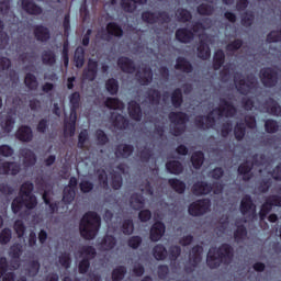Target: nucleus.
Returning a JSON list of instances; mask_svg holds the SVG:
<instances>
[{
  "label": "nucleus",
  "instance_id": "obj_1",
  "mask_svg": "<svg viewBox=\"0 0 281 281\" xmlns=\"http://www.w3.org/2000/svg\"><path fill=\"white\" fill-rule=\"evenodd\" d=\"M214 113H217L218 117H234L238 110L232 101L225 98L220 99V106L213 109L207 115H198L194 119V125L200 131H209V128H214L216 126V117Z\"/></svg>",
  "mask_w": 281,
  "mask_h": 281
},
{
  "label": "nucleus",
  "instance_id": "obj_2",
  "mask_svg": "<svg viewBox=\"0 0 281 281\" xmlns=\"http://www.w3.org/2000/svg\"><path fill=\"white\" fill-rule=\"evenodd\" d=\"M101 226L102 217L94 211H88L82 215L79 223L80 236L85 240H93L98 236Z\"/></svg>",
  "mask_w": 281,
  "mask_h": 281
},
{
  "label": "nucleus",
  "instance_id": "obj_3",
  "mask_svg": "<svg viewBox=\"0 0 281 281\" xmlns=\"http://www.w3.org/2000/svg\"><path fill=\"white\" fill-rule=\"evenodd\" d=\"M234 260V247L222 244L217 249H210L206 256V265L210 269H218L221 265H231Z\"/></svg>",
  "mask_w": 281,
  "mask_h": 281
},
{
  "label": "nucleus",
  "instance_id": "obj_4",
  "mask_svg": "<svg viewBox=\"0 0 281 281\" xmlns=\"http://www.w3.org/2000/svg\"><path fill=\"white\" fill-rule=\"evenodd\" d=\"M169 121L171 122L172 126L170 128L172 135L175 137H179L186 133L187 124L190 122V116L186 112H170Z\"/></svg>",
  "mask_w": 281,
  "mask_h": 281
},
{
  "label": "nucleus",
  "instance_id": "obj_5",
  "mask_svg": "<svg viewBox=\"0 0 281 281\" xmlns=\"http://www.w3.org/2000/svg\"><path fill=\"white\" fill-rule=\"evenodd\" d=\"M234 82L236 90L240 95H249L252 89H258V80L252 75L248 76L245 80V78H243V74L235 72Z\"/></svg>",
  "mask_w": 281,
  "mask_h": 281
},
{
  "label": "nucleus",
  "instance_id": "obj_6",
  "mask_svg": "<svg viewBox=\"0 0 281 281\" xmlns=\"http://www.w3.org/2000/svg\"><path fill=\"white\" fill-rule=\"evenodd\" d=\"M259 77L266 89H273V87H278V82L280 81V74L278 72V68L273 67L261 68L259 71Z\"/></svg>",
  "mask_w": 281,
  "mask_h": 281
},
{
  "label": "nucleus",
  "instance_id": "obj_7",
  "mask_svg": "<svg viewBox=\"0 0 281 281\" xmlns=\"http://www.w3.org/2000/svg\"><path fill=\"white\" fill-rule=\"evenodd\" d=\"M140 19L143 23H147L148 25H155L156 23L164 25V23H170V14L166 11H143Z\"/></svg>",
  "mask_w": 281,
  "mask_h": 281
},
{
  "label": "nucleus",
  "instance_id": "obj_8",
  "mask_svg": "<svg viewBox=\"0 0 281 281\" xmlns=\"http://www.w3.org/2000/svg\"><path fill=\"white\" fill-rule=\"evenodd\" d=\"M38 205L36 196L23 198V195L16 196L11 203V210L13 214H19L23 207L26 210H34Z\"/></svg>",
  "mask_w": 281,
  "mask_h": 281
},
{
  "label": "nucleus",
  "instance_id": "obj_9",
  "mask_svg": "<svg viewBox=\"0 0 281 281\" xmlns=\"http://www.w3.org/2000/svg\"><path fill=\"white\" fill-rule=\"evenodd\" d=\"M81 256H85L78 265L79 273L85 274L91 267V260L98 256L93 246H83L81 248Z\"/></svg>",
  "mask_w": 281,
  "mask_h": 281
},
{
  "label": "nucleus",
  "instance_id": "obj_10",
  "mask_svg": "<svg viewBox=\"0 0 281 281\" xmlns=\"http://www.w3.org/2000/svg\"><path fill=\"white\" fill-rule=\"evenodd\" d=\"M211 206L212 202L210 199L196 200L189 205L188 213L190 216H203L207 214Z\"/></svg>",
  "mask_w": 281,
  "mask_h": 281
},
{
  "label": "nucleus",
  "instance_id": "obj_11",
  "mask_svg": "<svg viewBox=\"0 0 281 281\" xmlns=\"http://www.w3.org/2000/svg\"><path fill=\"white\" fill-rule=\"evenodd\" d=\"M202 255H203V246L195 245L191 248V252L189 256V262L191 267L184 268L188 273H192V271H194V269H196V267L201 265V260H203Z\"/></svg>",
  "mask_w": 281,
  "mask_h": 281
},
{
  "label": "nucleus",
  "instance_id": "obj_12",
  "mask_svg": "<svg viewBox=\"0 0 281 281\" xmlns=\"http://www.w3.org/2000/svg\"><path fill=\"white\" fill-rule=\"evenodd\" d=\"M166 234V224L161 221L155 222L149 231V238L151 243H159L161 238H164V235Z\"/></svg>",
  "mask_w": 281,
  "mask_h": 281
},
{
  "label": "nucleus",
  "instance_id": "obj_13",
  "mask_svg": "<svg viewBox=\"0 0 281 281\" xmlns=\"http://www.w3.org/2000/svg\"><path fill=\"white\" fill-rule=\"evenodd\" d=\"M33 36L38 43H47L52 38V32L43 24L33 26Z\"/></svg>",
  "mask_w": 281,
  "mask_h": 281
},
{
  "label": "nucleus",
  "instance_id": "obj_14",
  "mask_svg": "<svg viewBox=\"0 0 281 281\" xmlns=\"http://www.w3.org/2000/svg\"><path fill=\"white\" fill-rule=\"evenodd\" d=\"M117 67L123 74H135L137 71V66L135 61L127 56H121L116 60Z\"/></svg>",
  "mask_w": 281,
  "mask_h": 281
},
{
  "label": "nucleus",
  "instance_id": "obj_15",
  "mask_svg": "<svg viewBox=\"0 0 281 281\" xmlns=\"http://www.w3.org/2000/svg\"><path fill=\"white\" fill-rule=\"evenodd\" d=\"M239 212L243 214V216H247V214H252V216H256V204L254 203L251 195L246 194L243 196L239 205Z\"/></svg>",
  "mask_w": 281,
  "mask_h": 281
},
{
  "label": "nucleus",
  "instance_id": "obj_16",
  "mask_svg": "<svg viewBox=\"0 0 281 281\" xmlns=\"http://www.w3.org/2000/svg\"><path fill=\"white\" fill-rule=\"evenodd\" d=\"M254 162L246 160L241 162L237 168V175L241 177L243 181H251L254 179Z\"/></svg>",
  "mask_w": 281,
  "mask_h": 281
},
{
  "label": "nucleus",
  "instance_id": "obj_17",
  "mask_svg": "<svg viewBox=\"0 0 281 281\" xmlns=\"http://www.w3.org/2000/svg\"><path fill=\"white\" fill-rule=\"evenodd\" d=\"M176 41L188 45V43H192V41H194V32L188 27H180L176 30Z\"/></svg>",
  "mask_w": 281,
  "mask_h": 281
},
{
  "label": "nucleus",
  "instance_id": "obj_18",
  "mask_svg": "<svg viewBox=\"0 0 281 281\" xmlns=\"http://www.w3.org/2000/svg\"><path fill=\"white\" fill-rule=\"evenodd\" d=\"M21 172V165L14 161H4L0 164V175H11L16 177Z\"/></svg>",
  "mask_w": 281,
  "mask_h": 281
},
{
  "label": "nucleus",
  "instance_id": "obj_19",
  "mask_svg": "<svg viewBox=\"0 0 281 281\" xmlns=\"http://www.w3.org/2000/svg\"><path fill=\"white\" fill-rule=\"evenodd\" d=\"M108 32L106 37H103L104 41H111V37L122 38L124 36V30L116 22H109L105 26Z\"/></svg>",
  "mask_w": 281,
  "mask_h": 281
},
{
  "label": "nucleus",
  "instance_id": "obj_20",
  "mask_svg": "<svg viewBox=\"0 0 281 281\" xmlns=\"http://www.w3.org/2000/svg\"><path fill=\"white\" fill-rule=\"evenodd\" d=\"M143 71V74H142ZM142 71H136L135 77L137 82L143 87H148L153 82V69L150 67H144Z\"/></svg>",
  "mask_w": 281,
  "mask_h": 281
},
{
  "label": "nucleus",
  "instance_id": "obj_21",
  "mask_svg": "<svg viewBox=\"0 0 281 281\" xmlns=\"http://www.w3.org/2000/svg\"><path fill=\"white\" fill-rule=\"evenodd\" d=\"M127 111L131 120H134V122H139L144 117L142 105L135 100L128 102Z\"/></svg>",
  "mask_w": 281,
  "mask_h": 281
},
{
  "label": "nucleus",
  "instance_id": "obj_22",
  "mask_svg": "<svg viewBox=\"0 0 281 281\" xmlns=\"http://www.w3.org/2000/svg\"><path fill=\"white\" fill-rule=\"evenodd\" d=\"M194 196H206L212 192V184L206 181H198L191 188Z\"/></svg>",
  "mask_w": 281,
  "mask_h": 281
},
{
  "label": "nucleus",
  "instance_id": "obj_23",
  "mask_svg": "<svg viewBox=\"0 0 281 281\" xmlns=\"http://www.w3.org/2000/svg\"><path fill=\"white\" fill-rule=\"evenodd\" d=\"M135 151V147L128 144H120L114 149V155L116 159H128L131 155Z\"/></svg>",
  "mask_w": 281,
  "mask_h": 281
},
{
  "label": "nucleus",
  "instance_id": "obj_24",
  "mask_svg": "<svg viewBox=\"0 0 281 281\" xmlns=\"http://www.w3.org/2000/svg\"><path fill=\"white\" fill-rule=\"evenodd\" d=\"M111 121L112 126H114V128H116L117 131H126L128 128V125L131 124L128 119L120 113H112Z\"/></svg>",
  "mask_w": 281,
  "mask_h": 281
},
{
  "label": "nucleus",
  "instance_id": "obj_25",
  "mask_svg": "<svg viewBox=\"0 0 281 281\" xmlns=\"http://www.w3.org/2000/svg\"><path fill=\"white\" fill-rule=\"evenodd\" d=\"M175 69L182 74H192L194 71V66H192V63H190L188 58L179 56L176 58Z\"/></svg>",
  "mask_w": 281,
  "mask_h": 281
},
{
  "label": "nucleus",
  "instance_id": "obj_26",
  "mask_svg": "<svg viewBox=\"0 0 281 281\" xmlns=\"http://www.w3.org/2000/svg\"><path fill=\"white\" fill-rule=\"evenodd\" d=\"M22 10H24L26 14H31V16H38L43 14V8L36 4V2H32L30 0H22Z\"/></svg>",
  "mask_w": 281,
  "mask_h": 281
},
{
  "label": "nucleus",
  "instance_id": "obj_27",
  "mask_svg": "<svg viewBox=\"0 0 281 281\" xmlns=\"http://www.w3.org/2000/svg\"><path fill=\"white\" fill-rule=\"evenodd\" d=\"M15 137L19 139V142H32L34 137L32 127H30V125L20 126L15 132Z\"/></svg>",
  "mask_w": 281,
  "mask_h": 281
},
{
  "label": "nucleus",
  "instance_id": "obj_28",
  "mask_svg": "<svg viewBox=\"0 0 281 281\" xmlns=\"http://www.w3.org/2000/svg\"><path fill=\"white\" fill-rule=\"evenodd\" d=\"M198 58L201 60H209L212 56V49L210 48V44L205 42V40H200L198 44Z\"/></svg>",
  "mask_w": 281,
  "mask_h": 281
},
{
  "label": "nucleus",
  "instance_id": "obj_29",
  "mask_svg": "<svg viewBox=\"0 0 281 281\" xmlns=\"http://www.w3.org/2000/svg\"><path fill=\"white\" fill-rule=\"evenodd\" d=\"M20 155L23 157V166L25 168H32V166L36 165V154L32 149H21Z\"/></svg>",
  "mask_w": 281,
  "mask_h": 281
},
{
  "label": "nucleus",
  "instance_id": "obj_30",
  "mask_svg": "<svg viewBox=\"0 0 281 281\" xmlns=\"http://www.w3.org/2000/svg\"><path fill=\"white\" fill-rule=\"evenodd\" d=\"M145 98L153 106H159V103L161 102V91L155 88H149L145 92Z\"/></svg>",
  "mask_w": 281,
  "mask_h": 281
},
{
  "label": "nucleus",
  "instance_id": "obj_31",
  "mask_svg": "<svg viewBox=\"0 0 281 281\" xmlns=\"http://www.w3.org/2000/svg\"><path fill=\"white\" fill-rule=\"evenodd\" d=\"M266 111L269 115H274L276 117H280L281 115V105L273 98H269L265 102Z\"/></svg>",
  "mask_w": 281,
  "mask_h": 281
},
{
  "label": "nucleus",
  "instance_id": "obj_32",
  "mask_svg": "<svg viewBox=\"0 0 281 281\" xmlns=\"http://www.w3.org/2000/svg\"><path fill=\"white\" fill-rule=\"evenodd\" d=\"M117 245V239L113 235H105L103 236L100 243V249L102 251H111V249H115Z\"/></svg>",
  "mask_w": 281,
  "mask_h": 281
},
{
  "label": "nucleus",
  "instance_id": "obj_33",
  "mask_svg": "<svg viewBox=\"0 0 281 281\" xmlns=\"http://www.w3.org/2000/svg\"><path fill=\"white\" fill-rule=\"evenodd\" d=\"M130 205L133 210L139 211L143 210L144 205H146V200L142 194L133 193L130 198Z\"/></svg>",
  "mask_w": 281,
  "mask_h": 281
},
{
  "label": "nucleus",
  "instance_id": "obj_34",
  "mask_svg": "<svg viewBox=\"0 0 281 281\" xmlns=\"http://www.w3.org/2000/svg\"><path fill=\"white\" fill-rule=\"evenodd\" d=\"M166 170L169 175H181L183 172V164L179 160H169L166 162Z\"/></svg>",
  "mask_w": 281,
  "mask_h": 281
},
{
  "label": "nucleus",
  "instance_id": "obj_35",
  "mask_svg": "<svg viewBox=\"0 0 281 281\" xmlns=\"http://www.w3.org/2000/svg\"><path fill=\"white\" fill-rule=\"evenodd\" d=\"M70 115H78V109H80V92H72L69 97Z\"/></svg>",
  "mask_w": 281,
  "mask_h": 281
},
{
  "label": "nucleus",
  "instance_id": "obj_36",
  "mask_svg": "<svg viewBox=\"0 0 281 281\" xmlns=\"http://www.w3.org/2000/svg\"><path fill=\"white\" fill-rule=\"evenodd\" d=\"M70 117L72 119L64 122V134L74 137V135H76V121L78 120V114L70 115Z\"/></svg>",
  "mask_w": 281,
  "mask_h": 281
},
{
  "label": "nucleus",
  "instance_id": "obj_37",
  "mask_svg": "<svg viewBox=\"0 0 281 281\" xmlns=\"http://www.w3.org/2000/svg\"><path fill=\"white\" fill-rule=\"evenodd\" d=\"M106 109L112 111H122L124 109V102L119 98L108 97L104 102Z\"/></svg>",
  "mask_w": 281,
  "mask_h": 281
},
{
  "label": "nucleus",
  "instance_id": "obj_38",
  "mask_svg": "<svg viewBox=\"0 0 281 281\" xmlns=\"http://www.w3.org/2000/svg\"><path fill=\"white\" fill-rule=\"evenodd\" d=\"M204 161H205V154H203V151L198 150L192 154L191 164L195 170H201V167L203 166Z\"/></svg>",
  "mask_w": 281,
  "mask_h": 281
},
{
  "label": "nucleus",
  "instance_id": "obj_39",
  "mask_svg": "<svg viewBox=\"0 0 281 281\" xmlns=\"http://www.w3.org/2000/svg\"><path fill=\"white\" fill-rule=\"evenodd\" d=\"M74 63L77 69H82V67H85V47L78 46L75 49Z\"/></svg>",
  "mask_w": 281,
  "mask_h": 281
},
{
  "label": "nucleus",
  "instance_id": "obj_40",
  "mask_svg": "<svg viewBox=\"0 0 281 281\" xmlns=\"http://www.w3.org/2000/svg\"><path fill=\"white\" fill-rule=\"evenodd\" d=\"M168 183L172 190L177 192V194H184L186 193V182L179 180L178 178H170Z\"/></svg>",
  "mask_w": 281,
  "mask_h": 281
},
{
  "label": "nucleus",
  "instance_id": "obj_41",
  "mask_svg": "<svg viewBox=\"0 0 281 281\" xmlns=\"http://www.w3.org/2000/svg\"><path fill=\"white\" fill-rule=\"evenodd\" d=\"M223 65H225V52H223V49H217L213 56L214 71H218Z\"/></svg>",
  "mask_w": 281,
  "mask_h": 281
},
{
  "label": "nucleus",
  "instance_id": "obj_42",
  "mask_svg": "<svg viewBox=\"0 0 281 281\" xmlns=\"http://www.w3.org/2000/svg\"><path fill=\"white\" fill-rule=\"evenodd\" d=\"M171 104L175 109H181L183 104V91L181 88H176L171 93Z\"/></svg>",
  "mask_w": 281,
  "mask_h": 281
},
{
  "label": "nucleus",
  "instance_id": "obj_43",
  "mask_svg": "<svg viewBox=\"0 0 281 281\" xmlns=\"http://www.w3.org/2000/svg\"><path fill=\"white\" fill-rule=\"evenodd\" d=\"M176 19L179 23H189L192 21V13L184 8H178L176 10Z\"/></svg>",
  "mask_w": 281,
  "mask_h": 281
},
{
  "label": "nucleus",
  "instance_id": "obj_44",
  "mask_svg": "<svg viewBox=\"0 0 281 281\" xmlns=\"http://www.w3.org/2000/svg\"><path fill=\"white\" fill-rule=\"evenodd\" d=\"M153 256L156 260H166L168 258V249L164 244H158L153 248Z\"/></svg>",
  "mask_w": 281,
  "mask_h": 281
},
{
  "label": "nucleus",
  "instance_id": "obj_45",
  "mask_svg": "<svg viewBox=\"0 0 281 281\" xmlns=\"http://www.w3.org/2000/svg\"><path fill=\"white\" fill-rule=\"evenodd\" d=\"M105 89L110 95H117L120 91V81L115 78H110L105 81Z\"/></svg>",
  "mask_w": 281,
  "mask_h": 281
},
{
  "label": "nucleus",
  "instance_id": "obj_46",
  "mask_svg": "<svg viewBox=\"0 0 281 281\" xmlns=\"http://www.w3.org/2000/svg\"><path fill=\"white\" fill-rule=\"evenodd\" d=\"M235 243H243L247 238V227L245 224L237 225V228L233 233Z\"/></svg>",
  "mask_w": 281,
  "mask_h": 281
},
{
  "label": "nucleus",
  "instance_id": "obj_47",
  "mask_svg": "<svg viewBox=\"0 0 281 281\" xmlns=\"http://www.w3.org/2000/svg\"><path fill=\"white\" fill-rule=\"evenodd\" d=\"M246 133H247V127L245 123H243V121L237 122L236 125L234 126V136L237 139V142H243Z\"/></svg>",
  "mask_w": 281,
  "mask_h": 281
},
{
  "label": "nucleus",
  "instance_id": "obj_48",
  "mask_svg": "<svg viewBox=\"0 0 281 281\" xmlns=\"http://www.w3.org/2000/svg\"><path fill=\"white\" fill-rule=\"evenodd\" d=\"M24 85L30 91H36L38 89V79L32 72H27L24 78Z\"/></svg>",
  "mask_w": 281,
  "mask_h": 281
},
{
  "label": "nucleus",
  "instance_id": "obj_49",
  "mask_svg": "<svg viewBox=\"0 0 281 281\" xmlns=\"http://www.w3.org/2000/svg\"><path fill=\"white\" fill-rule=\"evenodd\" d=\"M121 232L124 234V236H131L133 232H135V224L133 223V218H127L122 222Z\"/></svg>",
  "mask_w": 281,
  "mask_h": 281
},
{
  "label": "nucleus",
  "instance_id": "obj_50",
  "mask_svg": "<svg viewBox=\"0 0 281 281\" xmlns=\"http://www.w3.org/2000/svg\"><path fill=\"white\" fill-rule=\"evenodd\" d=\"M196 12L200 14V16H212V14H214V5L201 3L198 5Z\"/></svg>",
  "mask_w": 281,
  "mask_h": 281
},
{
  "label": "nucleus",
  "instance_id": "obj_51",
  "mask_svg": "<svg viewBox=\"0 0 281 281\" xmlns=\"http://www.w3.org/2000/svg\"><path fill=\"white\" fill-rule=\"evenodd\" d=\"M32 192H34V183L31 181L22 183L20 188V194H22V196H25V199H30V196H36L32 194Z\"/></svg>",
  "mask_w": 281,
  "mask_h": 281
},
{
  "label": "nucleus",
  "instance_id": "obj_52",
  "mask_svg": "<svg viewBox=\"0 0 281 281\" xmlns=\"http://www.w3.org/2000/svg\"><path fill=\"white\" fill-rule=\"evenodd\" d=\"M42 63L43 65H48L49 67L56 65V54L52 50H44L42 53Z\"/></svg>",
  "mask_w": 281,
  "mask_h": 281
},
{
  "label": "nucleus",
  "instance_id": "obj_53",
  "mask_svg": "<svg viewBox=\"0 0 281 281\" xmlns=\"http://www.w3.org/2000/svg\"><path fill=\"white\" fill-rule=\"evenodd\" d=\"M74 199H76V190L65 187L63 191V201L65 205H70V203H74Z\"/></svg>",
  "mask_w": 281,
  "mask_h": 281
},
{
  "label": "nucleus",
  "instance_id": "obj_54",
  "mask_svg": "<svg viewBox=\"0 0 281 281\" xmlns=\"http://www.w3.org/2000/svg\"><path fill=\"white\" fill-rule=\"evenodd\" d=\"M38 271H41V262L38 260H32L26 270L29 278H36Z\"/></svg>",
  "mask_w": 281,
  "mask_h": 281
},
{
  "label": "nucleus",
  "instance_id": "obj_55",
  "mask_svg": "<svg viewBox=\"0 0 281 281\" xmlns=\"http://www.w3.org/2000/svg\"><path fill=\"white\" fill-rule=\"evenodd\" d=\"M124 183V180L122 178V175L119 172L113 171L111 173V188L113 190H120Z\"/></svg>",
  "mask_w": 281,
  "mask_h": 281
},
{
  "label": "nucleus",
  "instance_id": "obj_56",
  "mask_svg": "<svg viewBox=\"0 0 281 281\" xmlns=\"http://www.w3.org/2000/svg\"><path fill=\"white\" fill-rule=\"evenodd\" d=\"M265 131L269 134L278 133L280 131V124L273 119H268L265 122Z\"/></svg>",
  "mask_w": 281,
  "mask_h": 281
},
{
  "label": "nucleus",
  "instance_id": "obj_57",
  "mask_svg": "<svg viewBox=\"0 0 281 281\" xmlns=\"http://www.w3.org/2000/svg\"><path fill=\"white\" fill-rule=\"evenodd\" d=\"M124 276H126V267L119 266L112 271V280L113 281H122L124 280Z\"/></svg>",
  "mask_w": 281,
  "mask_h": 281
},
{
  "label": "nucleus",
  "instance_id": "obj_58",
  "mask_svg": "<svg viewBox=\"0 0 281 281\" xmlns=\"http://www.w3.org/2000/svg\"><path fill=\"white\" fill-rule=\"evenodd\" d=\"M121 8L123 12H127L128 14H133L135 10H137V4L133 2V0H121Z\"/></svg>",
  "mask_w": 281,
  "mask_h": 281
},
{
  "label": "nucleus",
  "instance_id": "obj_59",
  "mask_svg": "<svg viewBox=\"0 0 281 281\" xmlns=\"http://www.w3.org/2000/svg\"><path fill=\"white\" fill-rule=\"evenodd\" d=\"M271 210H273V206L266 199V201L263 202V204L261 205V209L259 211V218H260V221H266L267 220V215L271 212Z\"/></svg>",
  "mask_w": 281,
  "mask_h": 281
},
{
  "label": "nucleus",
  "instance_id": "obj_60",
  "mask_svg": "<svg viewBox=\"0 0 281 281\" xmlns=\"http://www.w3.org/2000/svg\"><path fill=\"white\" fill-rule=\"evenodd\" d=\"M137 157H139L143 164H148V161H150V157H153V150L145 146L140 151H138Z\"/></svg>",
  "mask_w": 281,
  "mask_h": 281
},
{
  "label": "nucleus",
  "instance_id": "obj_61",
  "mask_svg": "<svg viewBox=\"0 0 281 281\" xmlns=\"http://www.w3.org/2000/svg\"><path fill=\"white\" fill-rule=\"evenodd\" d=\"M269 164V160L267 159V156L265 154H255L252 156V166H257V168H260V166H267Z\"/></svg>",
  "mask_w": 281,
  "mask_h": 281
},
{
  "label": "nucleus",
  "instance_id": "obj_62",
  "mask_svg": "<svg viewBox=\"0 0 281 281\" xmlns=\"http://www.w3.org/2000/svg\"><path fill=\"white\" fill-rule=\"evenodd\" d=\"M181 256V246H170L169 247V259L171 262H177V259Z\"/></svg>",
  "mask_w": 281,
  "mask_h": 281
},
{
  "label": "nucleus",
  "instance_id": "obj_63",
  "mask_svg": "<svg viewBox=\"0 0 281 281\" xmlns=\"http://www.w3.org/2000/svg\"><path fill=\"white\" fill-rule=\"evenodd\" d=\"M254 19H256L254 13L246 12L245 14L241 15V25L244 27H251V25H254Z\"/></svg>",
  "mask_w": 281,
  "mask_h": 281
},
{
  "label": "nucleus",
  "instance_id": "obj_64",
  "mask_svg": "<svg viewBox=\"0 0 281 281\" xmlns=\"http://www.w3.org/2000/svg\"><path fill=\"white\" fill-rule=\"evenodd\" d=\"M267 42L268 43H280L281 42V30L271 31L267 35Z\"/></svg>",
  "mask_w": 281,
  "mask_h": 281
}]
</instances>
